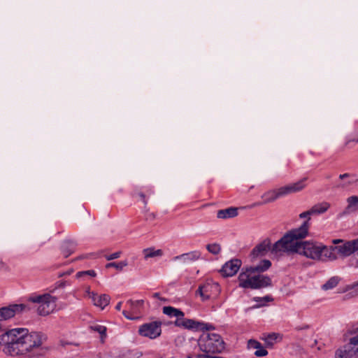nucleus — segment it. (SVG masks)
Segmentation results:
<instances>
[{"label":"nucleus","instance_id":"nucleus-42","mask_svg":"<svg viewBox=\"0 0 358 358\" xmlns=\"http://www.w3.org/2000/svg\"><path fill=\"white\" fill-rule=\"evenodd\" d=\"M345 243V241L342 239H334L332 240V243L334 244V245H338L339 243Z\"/></svg>","mask_w":358,"mask_h":358},{"label":"nucleus","instance_id":"nucleus-37","mask_svg":"<svg viewBox=\"0 0 358 358\" xmlns=\"http://www.w3.org/2000/svg\"><path fill=\"white\" fill-rule=\"evenodd\" d=\"M260 345H261V343L255 340H250L248 343V346L250 349L257 350Z\"/></svg>","mask_w":358,"mask_h":358},{"label":"nucleus","instance_id":"nucleus-20","mask_svg":"<svg viewBox=\"0 0 358 358\" xmlns=\"http://www.w3.org/2000/svg\"><path fill=\"white\" fill-rule=\"evenodd\" d=\"M262 339L265 342L266 347L272 348L275 343L282 341V336L279 333L273 332L264 334Z\"/></svg>","mask_w":358,"mask_h":358},{"label":"nucleus","instance_id":"nucleus-32","mask_svg":"<svg viewBox=\"0 0 358 358\" xmlns=\"http://www.w3.org/2000/svg\"><path fill=\"white\" fill-rule=\"evenodd\" d=\"M128 266V262L127 260H123L120 262H113L106 264V268L110 267H114L115 268H122L123 267H126Z\"/></svg>","mask_w":358,"mask_h":358},{"label":"nucleus","instance_id":"nucleus-5","mask_svg":"<svg viewBox=\"0 0 358 358\" xmlns=\"http://www.w3.org/2000/svg\"><path fill=\"white\" fill-rule=\"evenodd\" d=\"M257 270H245L239 274V286L243 288L259 289L271 285V279L257 273Z\"/></svg>","mask_w":358,"mask_h":358},{"label":"nucleus","instance_id":"nucleus-40","mask_svg":"<svg viewBox=\"0 0 358 358\" xmlns=\"http://www.w3.org/2000/svg\"><path fill=\"white\" fill-rule=\"evenodd\" d=\"M120 254L121 252H114L108 256L106 257V259L108 261H110V260H112V259H117L120 257Z\"/></svg>","mask_w":358,"mask_h":358},{"label":"nucleus","instance_id":"nucleus-22","mask_svg":"<svg viewBox=\"0 0 358 358\" xmlns=\"http://www.w3.org/2000/svg\"><path fill=\"white\" fill-rule=\"evenodd\" d=\"M162 310L164 315L170 317H176V320L185 315L182 311L172 306H164Z\"/></svg>","mask_w":358,"mask_h":358},{"label":"nucleus","instance_id":"nucleus-39","mask_svg":"<svg viewBox=\"0 0 358 358\" xmlns=\"http://www.w3.org/2000/svg\"><path fill=\"white\" fill-rule=\"evenodd\" d=\"M96 293L91 292L89 287H87L85 290L84 296L90 299L94 296Z\"/></svg>","mask_w":358,"mask_h":358},{"label":"nucleus","instance_id":"nucleus-17","mask_svg":"<svg viewBox=\"0 0 358 358\" xmlns=\"http://www.w3.org/2000/svg\"><path fill=\"white\" fill-rule=\"evenodd\" d=\"M338 293H345V299H350L358 296V280L354 283L347 285L338 289Z\"/></svg>","mask_w":358,"mask_h":358},{"label":"nucleus","instance_id":"nucleus-35","mask_svg":"<svg viewBox=\"0 0 358 358\" xmlns=\"http://www.w3.org/2000/svg\"><path fill=\"white\" fill-rule=\"evenodd\" d=\"M348 343L353 346L358 347V329L357 332L349 338Z\"/></svg>","mask_w":358,"mask_h":358},{"label":"nucleus","instance_id":"nucleus-6","mask_svg":"<svg viewBox=\"0 0 358 358\" xmlns=\"http://www.w3.org/2000/svg\"><path fill=\"white\" fill-rule=\"evenodd\" d=\"M271 240L266 238L254 247L250 253L249 258L250 262L256 264V265L250 268H269L271 266L272 264L270 260L261 259L268 252H271Z\"/></svg>","mask_w":358,"mask_h":358},{"label":"nucleus","instance_id":"nucleus-2","mask_svg":"<svg viewBox=\"0 0 358 358\" xmlns=\"http://www.w3.org/2000/svg\"><path fill=\"white\" fill-rule=\"evenodd\" d=\"M306 178H303L294 183L289 184L287 185L280 187L278 189L267 191L262 195L261 198L262 201L253 203L252 206L255 207L272 203L280 197L300 192L306 186Z\"/></svg>","mask_w":358,"mask_h":358},{"label":"nucleus","instance_id":"nucleus-13","mask_svg":"<svg viewBox=\"0 0 358 358\" xmlns=\"http://www.w3.org/2000/svg\"><path fill=\"white\" fill-rule=\"evenodd\" d=\"M26 306L22 303L10 304L0 308V322L6 321L14 317L17 314L24 311Z\"/></svg>","mask_w":358,"mask_h":358},{"label":"nucleus","instance_id":"nucleus-1","mask_svg":"<svg viewBox=\"0 0 358 358\" xmlns=\"http://www.w3.org/2000/svg\"><path fill=\"white\" fill-rule=\"evenodd\" d=\"M47 336L41 331H29L26 328H14L0 335V347L10 357L35 358L45 355Z\"/></svg>","mask_w":358,"mask_h":358},{"label":"nucleus","instance_id":"nucleus-14","mask_svg":"<svg viewBox=\"0 0 358 358\" xmlns=\"http://www.w3.org/2000/svg\"><path fill=\"white\" fill-rule=\"evenodd\" d=\"M219 292V285L210 282H207L203 285L199 286L198 289V292L203 301L210 299L213 295L216 296Z\"/></svg>","mask_w":358,"mask_h":358},{"label":"nucleus","instance_id":"nucleus-4","mask_svg":"<svg viewBox=\"0 0 358 358\" xmlns=\"http://www.w3.org/2000/svg\"><path fill=\"white\" fill-rule=\"evenodd\" d=\"M200 350L206 354L220 353L224 349V342L220 334L203 331L198 340Z\"/></svg>","mask_w":358,"mask_h":358},{"label":"nucleus","instance_id":"nucleus-7","mask_svg":"<svg viewBox=\"0 0 358 358\" xmlns=\"http://www.w3.org/2000/svg\"><path fill=\"white\" fill-rule=\"evenodd\" d=\"M28 301L36 304V312L40 316H47L53 313L57 308V298L49 293L34 294L29 297Z\"/></svg>","mask_w":358,"mask_h":358},{"label":"nucleus","instance_id":"nucleus-21","mask_svg":"<svg viewBox=\"0 0 358 358\" xmlns=\"http://www.w3.org/2000/svg\"><path fill=\"white\" fill-rule=\"evenodd\" d=\"M238 208L230 207L226 209L220 210L217 213V217L220 219H228L237 216Z\"/></svg>","mask_w":358,"mask_h":358},{"label":"nucleus","instance_id":"nucleus-25","mask_svg":"<svg viewBox=\"0 0 358 358\" xmlns=\"http://www.w3.org/2000/svg\"><path fill=\"white\" fill-rule=\"evenodd\" d=\"M340 280L341 278L338 276L331 277L324 285H322V289L323 290L332 289L338 285Z\"/></svg>","mask_w":358,"mask_h":358},{"label":"nucleus","instance_id":"nucleus-46","mask_svg":"<svg viewBox=\"0 0 358 358\" xmlns=\"http://www.w3.org/2000/svg\"><path fill=\"white\" fill-rule=\"evenodd\" d=\"M153 297H155V298H159V293H155L153 294Z\"/></svg>","mask_w":358,"mask_h":358},{"label":"nucleus","instance_id":"nucleus-34","mask_svg":"<svg viewBox=\"0 0 358 358\" xmlns=\"http://www.w3.org/2000/svg\"><path fill=\"white\" fill-rule=\"evenodd\" d=\"M221 275L224 277H231L236 274L238 270H219Z\"/></svg>","mask_w":358,"mask_h":358},{"label":"nucleus","instance_id":"nucleus-27","mask_svg":"<svg viewBox=\"0 0 358 358\" xmlns=\"http://www.w3.org/2000/svg\"><path fill=\"white\" fill-rule=\"evenodd\" d=\"M242 266V262L239 259H233L227 262L222 267V268H240Z\"/></svg>","mask_w":358,"mask_h":358},{"label":"nucleus","instance_id":"nucleus-18","mask_svg":"<svg viewBox=\"0 0 358 358\" xmlns=\"http://www.w3.org/2000/svg\"><path fill=\"white\" fill-rule=\"evenodd\" d=\"M201 257V252L199 251H192L190 252L185 253L174 257L175 261H180L184 264H187L190 262H195Z\"/></svg>","mask_w":358,"mask_h":358},{"label":"nucleus","instance_id":"nucleus-10","mask_svg":"<svg viewBox=\"0 0 358 358\" xmlns=\"http://www.w3.org/2000/svg\"><path fill=\"white\" fill-rule=\"evenodd\" d=\"M309 227L310 224L308 221H304L299 228L292 229L285 234L286 236H289L290 241L294 243V246L299 252L301 251V247H303L305 242L301 241V240L307 236Z\"/></svg>","mask_w":358,"mask_h":358},{"label":"nucleus","instance_id":"nucleus-47","mask_svg":"<svg viewBox=\"0 0 358 358\" xmlns=\"http://www.w3.org/2000/svg\"><path fill=\"white\" fill-rule=\"evenodd\" d=\"M2 266H3V263L1 261H0V267H2Z\"/></svg>","mask_w":358,"mask_h":358},{"label":"nucleus","instance_id":"nucleus-19","mask_svg":"<svg viewBox=\"0 0 358 358\" xmlns=\"http://www.w3.org/2000/svg\"><path fill=\"white\" fill-rule=\"evenodd\" d=\"M91 300L94 306L103 310L109 304L110 297L107 294H95Z\"/></svg>","mask_w":358,"mask_h":358},{"label":"nucleus","instance_id":"nucleus-38","mask_svg":"<svg viewBox=\"0 0 358 358\" xmlns=\"http://www.w3.org/2000/svg\"><path fill=\"white\" fill-rule=\"evenodd\" d=\"M312 215L310 214V210H306V211H304L303 213H301V214H299V217L300 218H306V221H308V222L309 223V220H310V216Z\"/></svg>","mask_w":358,"mask_h":358},{"label":"nucleus","instance_id":"nucleus-43","mask_svg":"<svg viewBox=\"0 0 358 358\" xmlns=\"http://www.w3.org/2000/svg\"><path fill=\"white\" fill-rule=\"evenodd\" d=\"M350 176V175L349 173H344V174H341L339 176V178L341 180H343L345 178H349Z\"/></svg>","mask_w":358,"mask_h":358},{"label":"nucleus","instance_id":"nucleus-36","mask_svg":"<svg viewBox=\"0 0 358 358\" xmlns=\"http://www.w3.org/2000/svg\"><path fill=\"white\" fill-rule=\"evenodd\" d=\"M255 355L257 357H264L268 355V351L261 345L259 348H258V349L255 352Z\"/></svg>","mask_w":358,"mask_h":358},{"label":"nucleus","instance_id":"nucleus-48","mask_svg":"<svg viewBox=\"0 0 358 358\" xmlns=\"http://www.w3.org/2000/svg\"><path fill=\"white\" fill-rule=\"evenodd\" d=\"M352 182V181H349L346 183V185H350Z\"/></svg>","mask_w":358,"mask_h":358},{"label":"nucleus","instance_id":"nucleus-12","mask_svg":"<svg viewBox=\"0 0 358 358\" xmlns=\"http://www.w3.org/2000/svg\"><path fill=\"white\" fill-rule=\"evenodd\" d=\"M138 333L140 336L150 339H155L162 334V322L153 321L141 325Z\"/></svg>","mask_w":358,"mask_h":358},{"label":"nucleus","instance_id":"nucleus-9","mask_svg":"<svg viewBox=\"0 0 358 358\" xmlns=\"http://www.w3.org/2000/svg\"><path fill=\"white\" fill-rule=\"evenodd\" d=\"M330 251L334 254V261L339 257L345 258L358 251V238L345 241L341 245L329 246Z\"/></svg>","mask_w":358,"mask_h":358},{"label":"nucleus","instance_id":"nucleus-15","mask_svg":"<svg viewBox=\"0 0 358 358\" xmlns=\"http://www.w3.org/2000/svg\"><path fill=\"white\" fill-rule=\"evenodd\" d=\"M143 303V300H128L126 303V306L128 307L129 310H124L122 314L128 320H135L137 317L134 316V315H137L140 313V309Z\"/></svg>","mask_w":358,"mask_h":358},{"label":"nucleus","instance_id":"nucleus-24","mask_svg":"<svg viewBox=\"0 0 358 358\" xmlns=\"http://www.w3.org/2000/svg\"><path fill=\"white\" fill-rule=\"evenodd\" d=\"M145 259L163 255V251L160 249L155 250L154 248H145L143 250Z\"/></svg>","mask_w":358,"mask_h":358},{"label":"nucleus","instance_id":"nucleus-28","mask_svg":"<svg viewBox=\"0 0 358 358\" xmlns=\"http://www.w3.org/2000/svg\"><path fill=\"white\" fill-rule=\"evenodd\" d=\"M92 330L99 333L101 336V339L102 341L106 338V331L107 329L105 326L101 324H94L91 326Z\"/></svg>","mask_w":358,"mask_h":358},{"label":"nucleus","instance_id":"nucleus-8","mask_svg":"<svg viewBox=\"0 0 358 358\" xmlns=\"http://www.w3.org/2000/svg\"><path fill=\"white\" fill-rule=\"evenodd\" d=\"M289 236L285 234L274 244L271 245V255L273 259H278L285 254H292L296 259V255L299 252L290 241Z\"/></svg>","mask_w":358,"mask_h":358},{"label":"nucleus","instance_id":"nucleus-33","mask_svg":"<svg viewBox=\"0 0 358 358\" xmlns=\"http://www.w3.org/2000/svg\"><path fill=\"white\" fill-rule=\"evenodd\" d=\"M63 249L64 250H67V252L64 253V255L67 257L68 255H69L71 253H72L74 250V245L72 242L71 241H66L64 242L63 246H62Z\"/></svg>","mask_w":358,"mask_h":358},{"label":"nucleus","instance_id":"nucleus-31","mask_svg":"<svg viewBox=\"0 0 358 358\" xmlns=\"http://www.w3.org/2000/svg\"><path fill=\"white\" fill-rule=\"evenodd\" d=\"M348 208H353L355 210H358V196H352L348 199Z\"/></svg>","mask_w":358,"mask_h":358},{"label":"nucleus","instance_id":"nucleus-23","mask_svg":"<svg viewBox=\"0 0 358 358\" xmlns=\"http://www.w3.org/2000/svg\"><path fill=\"white\" fill-rule=\"evenodd\" d=\"M330 207V204L327 202H322L312 206L309 210L312 215H320L325 213Z\"/></svg>","mask_w":358,"mask_h":358},{"label":"nucleus","instance_id":"nucleus-30","mask_svg":"<svg viewBox=\"0 0 358 358\" xmlns=\"http://www.w3.org/2000/svg\"><path fill=\"white\" fill-rule=\"evenodd\" d=\"M253 300L258 303V305L255 306L256 308H258V307L264 306V305H266V303L272 301V298L269 296H265L264 297L257 296V297H254Z\"/></svg>","mask_w":358,"mask_h":358},{"label":"nucleus","instance_id":"nucleus-29","mask_svg":"<svg viewBox=\"0 0 358 358\" xmlns=\"http://www.w3.org/2000/svg\"><path fill=\"white\" fill-rule=\"evenodd\" d=\"M206 249L210 253L213 255H217L221 251V246L218 243H210L206 245Z\"/></svg>","mask_w":358,"mask_h":358},{"label":"nucleus","instance_id":"nucleus-41","mask_svg":"<svg viewBox=\"0 0 358 358\" xmlns=\"http://www.w3.org/2000/svg\"><path fill=\"white\" fill-rule=\"evenodd\" d=\"M136 194L138 195V196L140 198L141 201L144 203V205L145 206L147 205V200L145 199V195L141 192H137Z\"/></svg>","mask_w":358,"mask_h":358},{"label":"nucleus","instance_id":"nucleus-26","mask_svg":"<svg viewBox=\"0 0 358 358\" xmlns=\"http://www.w3.org/2000/svg\"><path fill=\"white\" fill-rule=\"evenodd\" d=\"M96 273L94 270L82 271L76 274L78 279L87 280L96 276Z\"/></svg>","mask_w":358,"mask_h":358},{"label":"nucleus","instance_id":"nucleus-16","mask_svg":"<svg viewBox=\"0 0 358 358\" xmlns=\"http://www.w3.org/2000/svg\"><path fill=\"white\" fill-rule=\"evenodd\" d=\"M335 358H358V347L348 343L336 351Z\"/></svg>","mask_w":358,"mask_h":358},{"label":"nucleus","instance_id":"nucleus-11","mask_svg":"<svg viewBox=\"0 0 358 358\" xmlns=\"http://www.w3.org/2000/svg\"><path fill=\"white\" fill-rule=\"evenodd\" d=\"M175 325L185 329L194 331L214 329L212 324L182 317L175 321Z\"/></svg>","mask_w":358,"mask_h":358},{"label":"nucleus","instance_id":"nucleus-3","mask_svg":"<svg viewBox=\"0 0 358 358\" xmlns=\"http://www.w3.org/2000/svg\"><path fill=\"white\" fill-rule=\"evenodd\" d=\"M302 255L320 262H331L335 258L329 247L309 242H304L301 251L296 255V259L301 258Z\"/></svg>","mask_w":358,"mask_h":358},{"label":"nucleus","instance_id":"nucleus-44","mask_svg":"<svg viewBox=\"0 0 358 358\" xmlns=\"http://www.w3.org/2000/svg\"><path fill=\"white\" fill-rule=\"evenodd\" d=\"M122 303L121 301H120V302H119V303H117V305H116V306H115V309H116L117 310H120L121 307H122Z\"/></svg>","mask_w":358,"mask_h":358},{"label":"nucleus","instance_id":"nucleus-45","mask_svg":"<svg viewBox=\"0 0 358 358\" xmlns=\"http://www.w3.org/2000/svg\"><path fill=\"white\" fill-rule=\"evenodd\" d=\"M351 141H353V142H355V143H358V138H354L352 140H349L346 142V145H348L350 142Z\"/></svg>","mask_w":358,"mask_h":358}]
</instances>
